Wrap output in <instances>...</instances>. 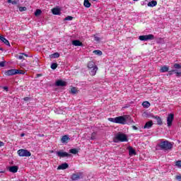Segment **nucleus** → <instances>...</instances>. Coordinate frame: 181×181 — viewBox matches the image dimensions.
Masks as SVG:
<instances>
[{
	"label": "nucleus",
	"mask_w": 181,
	"mask_h": 181,
	"mask_svg": "<svg viewBox=\"0 0 181 181\" xmlns=\"http://www.w3.org/2000/svg\"><path fill=\"white\" fill-rule=\"evenodd\" d=\"M175 166H177V168H181V160L176 161Z\"/></svg>",
	"instance_id": "34"
},
{
	"label": "nucleus",
	"mask_w": 181,
	"mask_h": 181,
	"mask_svg": "<svg viewBox=\"0 0 181 181\" xmlns=\"http://www.w3.org/2000/svg\"><path fill=\"white\" fill-rule=\"evenodd\" d=\"M174 69H181V66L179 64H174Z\"/></svg>",
	"instance_id": "36"
},
{
	"label": "nucleus",
	"mask_w": 181,
	"mask_h": 181,
	"mask_svg": "<svg viewBox=\"0 0 181 181\" xmlns=\"http://www.w3.org/2000/svg\"><path fill=\"white\" fill-rule=\"evenodd\" d=\"M139 40L142 42H147V40H153L155 39V36L152 34H149L147 35H140L139 37Z\"/></svg>",
	"instance_id": "5"
},
{
	"label": "nucleus",
	"mask_w": 181,
	"mask_h": 181,
	"mask_svg": "<svg viewBox=\"0 0 181 181\" xmlns=\"http://www.w3.org/2000/svg\"><path fill=\"white\" fill-rule=\"evenodd\" d=\"M114 142H128V137L123 133H118L114 138Z\"/></svg>",
	"instance_id": "2"
},
{
	"label": "nucleus",
	"mask_w": 181,
	"mask_h": 181,
	"mask_svg": "<svg viewBox=\"0 0 181 181\" xmlns=\"http://www.w3.org/2000/svg\"><path fill=\"white\" fill-rule=\"evenodd\" d=\"M40 13H42V10H40V9H37L35 12V15L36 16H39V15H40Z\"/></svg>",
	"instance_id": "32"
},
{
	"label": "nucleus",
	"mask_w": 181,
	"mask_h": 181,
	"mask_svg": "<svg viewBox=\"0 0 181 181\" xmlns=\"http://www.w3.org/2000/svg\"><path fill=\"white\" fill-rule=\"evenodd\" d=\"M21 137L25 136V134H23H23H21Z\"/></svg>",
	"instance_id": "48"
},
{
	"label": "nucleus",
	"mask_w": 181,
	"mask_h": 181,
	"mask_svg": "<svg viewBox=\"0 0 181 181\" xmlns=\"http://www.w3.org/2000/svg\"><path fill=\"white\" fill-rule=\"evenodd\" d=\"M67 168H69V164L64 163H62V165H59L57 169L59 170H64V169H67Z\"/></svg>",
	"instance_id": "13"
},
{
	"label": "nucleus",
	"mask_w": 181,
	"mask_h": 181,
	"mask_svg": "<svg viewBox=\"0 0 181 181\" xmlns=\"http://www.w3.org/2000/svg\"><path fill=\"white\" fill-rule=\"evenodd\" d=\"M127 118H129L127 116H119L116 117H110L108 120L110 122H114L115 124H121L122 125H125L127 124Z\"/></svg>",
	"instance_id": "1"
},
{
	"label": "nucleus",
	"mask_w": 181,
	"mask_h": 181,
	"mask_svg": "<svg viewBox=\"0 0 181 181\" xmlns=\"http://www.w3.org/2000/svg\"><path fill=\"white\" fill-rule=\"evenodd\" d=\"M172 73H175L176 74L177 77H180L181 76V72H177L176 70H172L170 71V74H172Z\"/></svg>",
	"instance_id": "26"
},
{
	"label": "nucleus",
	"mask_w": 181,
	"mask_h": 181,
	"mask_svg": "<svg viewBox=\"0 0 181 181\" xmlns=\"http://www.w3.org/2000/svg\"><path fill=\"white\" fill-rule=\"evenodd\" d=\"M0 67H5V62H0Z\"/></svg>",
	"instance_id": "38"
},
{
	"label": "nucleus",
	"mask_w": 181,
	"mask_h": 181,
	"mask_svg": "<svg viewBox=\"0 0 181 181\" xmlns=\"http://www.w3.org/2000/svg\"><path fill=\"white\" fill-rule=\"evenodd\" d=\"M83 6L85 8H90V6H91V3H90L88 0H84Z\"/></svg>",
	"instance_id": "22"
},
{
	"label": "nucleus",
	"mask_w": 181,
	"mask_h": 181,
	"mask_svg": "<svg viewBox=\"0 0 181 181\" xmlns=\"http://www.w3.org/2000/svg\"><path fill=\"white\" fill-rule=\"evenodd\" d=\"M4 146H5V143H4V141H0V148Z\"/></svg>",
	"instance_id": "42"
},
{
	"label": "nucleus",
	"mask_w": 181,
	"mask_h": 181,
	"mask_svg": "<svg viewBox=\"0 0 181 181\" xmlns=\"http://www.w3.org/2000/svg\"><path fill=\"white\" fill-rule=\"evenodd\" d=\"M72 45L74 46H83V42H80V40H74L72 41Z\"/></svg>",
	"instance_id": "16"
},
{
	"label": "nucleus",
	"mask_w": 181,
	"mask_h": 181,
	"mask_svg": "<svg viewBox=\"0 0 181 181\" xmlns=\"http://www.w3.org/2000/svg\"><path fill=\"white\" fill-rule=\"evenodd\" d=\"M52 13L53 15H60V8H53L52 9Z\"/></svg>",
	"instance_id": "23"
},
{
	"label": "nucleus",
	"mask_w": 181,
	"mask_h": 181,
	"mask_svg": "<svg viewBox=\"0 0 181 181\" xmlns=\"http://www.w3.org/2000/svg\"><path fill=\"white\" fill-rule=\"evenodd\" d=\"M175 179H176V180H177V181H181V175L179 174V175H176V176H175Z\"/></svg>",
	"instance_id": "35"
},
{
	"label": "nucleus",
	"mask_w": 181,
	"mask_h": 181,
	"mask_svg": "<svg viewBox=\"0 0 181 181\" xmlns=\"http://www.w3.org/2000/svg\"><path fill=\"white\" fill-rule=\"evenodd\" d=\"M18 155L21 157H29L32 156V153L29 151L25 149H20L18 151Z\"/></svg>",
	"instance_id": "6"
},
{
	"label": "nucleus",
	"mask_w": 181,
	"mask_h": 181,
	"mask_svg": "<svg viewBox=\"0 0 181 181\" xmlns=\"http://www.w3.org/2000/svg\"><path fill=\"white\" fill-rule=\"evenodd\" d=\"M132 128L136 131L138 129V127H136V126H132Z\"/></svg>",
	"instance_id": "44"
},
{
	"label": "nucleus",
	"mask_w": 181,
	"mask_h": 181,
	"mask_svg": "<svg viewBox=\"0 0 181 181\" xmlns=\"http://www.w3.org/2000/svg\"><path fill=\"white\" fill-rule=\"evenodd\" d=\"M61 141L62 144H67V141H70V137L67 135H64L62 136Z\"/></svg>",
	"instance_id": "15"
},
{
	"label": "nucleus",
	"mask_w": 181,
	"mask_h": 181,
	"mask_svg": "<svg viewBox=\"0 0 181 181\" xmlns=\"http://www.w3.org/2000/svg\"><path fill=\"white\" fill-rule=\"evenodd\" d=\"M152 125H153V122L152 121H149L146 123L144 128V129H149L150 128H152Z\"/></svg>",
	"instance_id": "14"
},
{
	"label": "nucleus",
	"mask_w": 181,
	"mask_h": 181,
	"mask_svg": "<svg viewBox=\"0 0 181 181\" xmlns=\"http://www.w3.org/2000/svg\"><path fill=\"white\" fill-rule=\"evenodd\" d=\"M51 69L52 70H56L57 69V63H53L51 64Z\"/></svg>",
	"instance_id": "31"
},
{
	"label": "nucleus",
	"mask_w": 181,
	"mask_h": 181,
	"mask_svg": "<svg viewBox=\"0 0 181 181\" xmlns=\"http://www.w3.org/2000/svg\"><path fill=\"white\" fill-rule=\"evenodd\" d=\"M93 1H97V0H93Z\"/></svg>",
	"instance_id": "51"
},
{
	"label": "nucleus",
	"mask_w": 181,
	"mask_h": 181,
	"mask_svg": "<svg viewBox=\"0 0 181 181\" xmlns=\"http://www.w3.org/2000/svg\"><path fill=\"white\" fill-rule=\"evenodd\" d=\"M89 70H90L89 73L91 76H95L98 71V66H94V68L90 69Z\"/></svg>",
	"instance_id": "12"
},
{
	"label": "nucleus",
	"mask_w": 181,
	"mask_h": 181,
	"mask_svg": "<svg viewBox=\"0 0 181 181\" xmlns=\"http://www.w3.org/2000/svg\"><path fill=\"white\" fill-rule=\"evenodd\" d=\"M91 139H95V138H94V134H92Z\"/></svg>",
	"instance_id": "46"
},
{
	"label": "nucleus",
	"mask_w": 181,
	"mask_h": 181,
	"mask_svg": "<svg viewBox=\"0 0 181 181\" xmlns=\"http://www.w3.org/2000/svg\"><path fill=\"white\" fill-rule=\"evenodd\" d=\"M94 40H95L96 42H99L100 38L98 37H97V36H95L94 37Z\"/></svg>",
	"instance_id": "41"
},
{
	"label": "nucleus",
	"mask_w": 181,
	"mask_h": 181,
	"mask_svg": "<svg viewBox=\"0 0 181 181\" xmlns=\"http://www.w3.org/2000/svg\"><path fill=\"white\" fill-rule=\"evenodd\" d=\"M18 169H19V168L16 165L10 166L8 168V170L11 173H16V172H18Z\"/></svg>",
	"instance_id": "11"
},
{
	"label": "nucleus",
	"mask_w": 181,
	"mask_h": 181,
	"mask_svg": "<svg viewBox=\"0 0 181 181\" xmlns=\"http://www.w3.org/2000/svg\"><path fill=\"white\" fill-rule=\"evenodd\" d=\"M81 177V173H78L73 174L71 177V179L73 181H76V180H79Z\"/></svg>",
	"instance_id": "9"
},
{
	"label": "nucleus",
	"mask_w": 181,
	"mask_h": 181,
	"mask_svg": "<svg viewBox=\"0 0 181 181\" xmlns=\"http://www.w3.org/2000/svg\"><path fill=\"white\" fill-rule=\"evenodd\" d=\"M30 99V98L29 97H26L23 98L24 101H29Z\"/></svg>",
	"instance_id": "43"
},
{
	"label": "nucleus",
	"mask_w": 181,
	"mask_h": 181,
	"mask_svg": "<svg viewBox=\"0 0 181 181\" xmlns=\"http://www.w3.org/2000/svg\"><path fill=\"white\" fill-rule=\"evenodd\" d=\"M0 173H4V171H1Z\"/></svg>",
	"instance_id": "50"
},
{
	"label": "nucleus",
	"mask_w": 181,
	"mask_h": 181,
	"mask_svg": "<svg viewBox=\"0 0 181 181\" xmlns=\"http://www.w3.org/2000/svg\"><path fill=\"white\" fill-rule=\"evenodd\" d=\"M155 119L157 121L158 125H162V119L159 116H155Z\"/></svg>",
	"instance_id": "25"
},
{
	"label": "nucleus",
	"mask_w": 181,
	"mask_h": 181,
	"mask_svg": "<svg viewBox=\"0 0 181 181\" xmlns=\"http://www.w3.org/2000/svg\"><path fill=\"white\" fill-rule=\"evenodd\" d=\"M94 54H97L98 56H101L103 54V52L100 50H95L93 51Z\"/></svg>",
	"instance_id": "30"
},
{
	"label": "nucleus",
	"mask_w": 181,
	"mask_h": 181,
	"mask_svg": "<svg viewBox=\"0 0 181 181\" xmlns=\"http://www.w3.org/2000/svg\"><path fill=\"white\" fill-rule=\"evenodd\" d=\"M156 5H158L156 1H151L148 3V6H150L151 8H153V6H156Z\"/></svg>",
	"instance_id": "20"
},
{
	"label": "nucleus",
	"mask_w": 181,
	"mask_h": 181,
	"mask_svg": "<svg viewBox=\"0 0 181 181\" xmlns=\"http://www.w3.org/2000/svg\"><path fill=\"white\" fill-rule=\"evenodd\" d=\"M56 86H57L58 87H64L67 86V83H66V81H64L62 80H59V81H57Z\"/></svg>",
	"instance_id": "10"
},
{
	"label": "nucleus",
	"mask_w": 181,
	"mask_h": 181,
	"mask_svg": "<svg viewBox=\"0 0 181 181\" xmlns=\"http://www.w3.org/2000/svg\"><path fill=\"white\" fill-rule=\"evenodd\" d=\"M173 119H175V115L169 114L167 117V125L168 127H170L172 125V122H173Z\"/></svg>",
	"instance_id": "7"
},
{
	"label": "nucleus",
	"mask_w": 181,
	"mask_h": 181,
	"mask_svg": "<svg viewBox=\"0 0 181 181\" xmlns=\"http://www.w3.org/2000/svg\"><path fill=\"white\" fill-rule=\"evenodd\" d=\"M129 155L130 156H132V155H136V153L131 146L129 147Z\"/></svg>",
	"instance_id": "21"
},
{
	"label": "nucleus",
	"mask_w": 181,
	"mask_h": 181,
	"mask_svg": "<svg viewBox=\"0 0 181 181\" xmlns=\"http://www.w3.org/2000/svg\"><path fill=\"white\" fill-rule=\"evenodd\" d=\"M142 106L144 108H149V107H151V103L148 101H144L142 103Z\"/></svg>",
	"instance_id": "24"
},
{
	"label": "nucleus",
	"mask_w": 181,
	"mask_h": 181,
	"mask_svg": "<svg viewBox=\"0 0 181 181\" xmlns=\"http://www.w3.org/2000/svg\"><path fill=\"white\" fill-rule=\"evenodd\" d=\"M21 54H22L23 56H25V57H28V54H25V53H21Z\"/></svg>",
	"instance_id": "45"
},
{
	"label": "nucleus",
	"mask_w": 181,
	"mask_h": 181,
	"mask_svg": "<svg viewBox=\"0 0 181 181\" xmlns=\"http://www.w3.org/2000/svg\"><path fill=\"white\" fill-rule=\"evenodd\" d=\"M70 153H73L74 155H77L78 153V151L76 148H72L69 150Z\"/></svg>",
	"instance_id": "28"
},
{
	"label": "nucleus",
	"mask_w": 181,
	"mask_h": 181,
	"mask_svg": "<svg viewBox=\"0 0 181 181\" xmlns=\"http://www.w3.org/2000/svg\"><path fill=\"white\" fill-rule=\"evenodd\" d=\"M4 90H8V87L5 86L4 87Z\"/></svg>",
	"instance_id": "49"
},
{
	"label": "nucleus",
	"mask_w": 181,
	"mask_h": 181,
	"mask_svg": "<svg viewBox=\"0 0 181 181\" xmlns=\"http://www.w3.org/2000/svg\"><path fill=\"white\" fill-rule=\"evenodd\" d=\"M0 40L3 42L6 46H9V41L5 38V37H2V35H0Z\"/></svg>",
	"instance_id": "17"
},
{
	"label": "nucleus",
	"mask_w": 181,
	"mask_h": 181,
	"mask_svg": "<svg viewBox=\"0 0 181 181\" xmlns=\"http://www.w3.org/2000/svg\"><path fill=\"white\" fill-rule=\"evenodd\" d=\"M20 12H23L26 11V7H19Z\"/></svg>",
	"instance_id": "37"
},
{
	"label": "nucleus",
	"mask_w": 181,
	"mask_h": 181,
	"mask_svg": "<svg viewBox=\"0 0 181 181\" xmlns=\"http://www.w3.org/2000/svg\"><path fill=\"white\" fill-rule=\"evenodd\" d=\"M11 4H12V5H16L18 4V1L13 0V1H12Z\"/></svg>",
	"instance_id": "39"
},
{
	"label": "nucleus",
	"mask_w": 181,
	"mask_h": 181,
	"mask_svg": "<svg viewBox=\"0 0 181 181\" xmlns=\"http://www.w3.org/2000/svg\"><path fill=\"white\" fill-rule=\"evenodd\" d=\"M8 4H12V0H8Z\"/></svg>",
	"instance_id": "47"
},
{
	"label": "nucleus",
	"mask_w": 181,
	"mask_h": 181,
	"mask_svg": "<svg viewBox=\"0 0 181 181\" xmlns=\"http://www.w3.org/2000/svg\"><path fill=\"white\" fill-rule=\"evenodd\" d=\"M64 21H73V16H68L64 18Z\"/></svg>",
	"instance_id": "33"
},
{
	"label": "nucleus",
	"mask_w": 181,
	"mask_h": 181,
	"mask_svg": "<svg viewBox=\"0 0 181 181\" xmlns=\"http://www.w3.org/2000/svg\"><path fill=\"white\" fill-rule=\"evenodd\" d=\"M158 146L163 151H168V149H172L173 145H172V143L168 141H163L160 142Z\"/></svg>",
	"instance_id": "3"
},
{
	"label": "nucleus",
	"mask_w": 181,
	"mask_h": 181,
	"mask_svg": "<svg viewBox=\"0 0 181 181\" xmlns=\"http://www.w3.org/2000/svg\"><path fill=\"white\" fill-rule=\"evenodd\" d=\"M94 67H97V65H95V63H94V62L90 61L88 63V69H93Z\"/></svg>",
	"instance_id": "18"
},
{
	"label": "nucleus",
	"mask_w": 181,
	"mask_h": 181,
	"mask_svg": "<svg viewBox=\"0 0 181 181\" xmlns=\"http://www.w3.org/2000/svg\"><path fill=\"white\" fill-rule=\"evenodd\" d=\"M51 57H52L53 59H57L58 57H60V54L55 52L51 55Z\"/></svg>",
	"instance_id": "29"
},
{
	"label": "nucleus",
	"mask_w": 181,
	"mask_h": 181,
	"mask_svg": "<svg viewBox=\"0 0 181 181\" xmlns=\"http://www.w3.org/2000/svg\"><path fill=\"white\" fill-rule=\"evenodd\" d=\"M18 59L19 60H22V59H23V55L21 54V55H19V56L18 57Z\"/></svg>",
	"instance_id": "40"
},
{
	"label": "nucleus",
	"mask_w": 181,
	"mask_h": 181,
	"mask_svg": "<svg viewBox=\"0 0 181 181\" xmlns=\"http://www.w3.org/2000/svg\"><path fill=\"white\" fill-rule=\"evenodd\" d=\"M71 94H77V93H78V90H77V88H76V87H73L71 88Z\"/></svg>",
	"instance_id": "27"
},
{
	"label": "nucleus",
	"mask_w": 181,
	"mask_h": 181,
	"mask_svg": "<svg viewBox=\"0 0 181 181\" xmlns=\"http://www.w3.org/2000/svg\"><path fill=\"white\" fill-rule=\"evenodd\" d=\"M15 74H25V72L19 69H10L5 72L6 76H15Z\"/></svg>",
	"instance_id": "4"
},
{
	"label": "nucleus",
	"mask_w": 181,
	"mask_h": 181,
	"mask_svg": "<svg viewBox=\"0 0 181 181\" xmlns=\"http://www.w3.org/2000/svg\"><path fill=\"white\" fill-rule=\"evenodd\" d=\"M160 73H166V71H169V66H163L160 69Z\"/></svg>",
	"instance_id": "19"
},
{
	"label": "nucleus",
	"mask_w": 181,
	"mask_h": 181,
	"mask_svg": "<svg viewBox=\"0 0 181 181\" xmlns=\"http://www.w3.org/2000/svg\"><path fill=\"white\" fill-rule=\"evenodd\" d=\"M56 153L59 158H68L69 156H71L69 153L64 152L63 151H57Z\"/></svg>",
	"instance_id": "8"
}]
</instances>
